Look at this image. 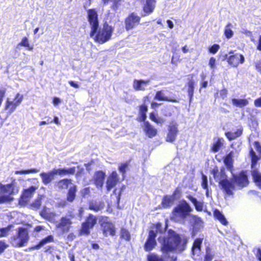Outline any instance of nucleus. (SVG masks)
<instances>
[{"mask_svg":"<svg viewBox=\"0 0 261 261\" xmlns=\"http://www.w3.org/2000/svg\"><path fill=\"white\" fill-rule=\"evenodd\" d=\"M158 242L161 244V250L164 253L168 252H181L186 248V241L182 240L175 231L169 230L167 234L160 236Z\"/></svg>","mask_w":261,"mask_h":261,"instance_id":"nucleus-1","label":"nucleus"},{"mask_svg":"<svg viewBox=\"0 0 261 261\" xmlns=\"http://www.w3.org/2000/svg\"><path fill=\"white\" fill-rule=\"evenodd\" d=\"M114 30L113 27L105 22L102 28H100L93 37L95 42L103 44L111 39Z\"/></svg>","mask_w":261,"mask_h":261,"instance_id":"nucleus-2","label":"nucleus"},{"mask_svg":"<svg viewBox=\"0 0 261 261\" xmlns=\"http://www.w3.org/2000/svg\"><path fill=\"white\" fill-rule=\"evenodd\" d=\"M29 241V235L27 230L25 228L19 227L18 229L17 234L13 237L10 240V243L13 246L15 247H23Z\"/></svg>","mask_w":261,"mask_h":261,"instance_id":"nucleus-3","label":"nucleus"},{"mask_svg":"<svg viewBox=\"0 0 261 261\" xmlns=\"http://www.w3.org/2000/svg\"><path fill=\"white\" fill-rule=\"evenodd\" d=\"M99 223L101 227L102 233L105 237L108 235L114 236L116 234L115 225L108 217L100 216L98 219Z\"/></svg>","mask_w":261,"mask_h":261,"instance_id":"nucleus-4","label":"nucleus"},{"mask_svg":"<svg viewBox=\"0 0 261 261\" xmlns=\"http://www.w3.org/2000/svg\"><path fill=\"white\" fill-rule=\"evenodd\" d=\"M213 173L214 178L217 180H218L219 181V184L221 185L222 188L225 191L226 194L229 195H232V190H233L234 189V184L232 183V181L226 178V175L224 172V171L221 170L220 172L221 177L219 179H217L218 177H217L218 170L216 171L214 170Z\"/></svg>","mask_w":261,"mask_h":261,"instance_id":"nucleus-5","label":"nucleus"},{"mask_svg":"<svg viewBox=\"0 0 261 261\" xmlns=\"http://www.w3.org/2000/svg\"><path fill=\"white\" fill-rule=\"evenodd\" d=\"M164 230L162 229V225L158 223L156 225V231L151 230L149 232V234L146 242L144 245V250L146 251H149L155 247L156 245L155 238L156 237V232H159L162 233Z\"/></svg>","mask_w":261,"mask_h":261,"instance_id":"nucleus-6","label":"nucleus"},{"mask_svg":"<svg viewBox=\"0 0 261 261\" xmlns=\"http://www.w3.org/2000/svg\"><path fill=\"white\" fill-rule=\"evenodd\" d=\"M23 99V95L17 93L14 99L8 98L5 103V109L8 111L9 114H12L16 108L19 106Z\"/></svg>","mask_w":261,"mask_h":261,"instance_id":"nucleus-7","label":"nucleus"},{"mask_svg":"<svg viewBox=\"0 0 261 261\" xmlns=\"http://www.w3.org/2000/svg\"><path fill=\"white\" fill-rule=\"evenodd\" d=\"M98 220L97 218L92 215L89 214L86 218V220L82 224L80 233L82 235L88 236L90 234V229L93 228Z\"/></svg>","mask_w":261,"mask_h":261,"instance_id":"nucleus-8","label":"nucleus"},{"mask_svg":"<svg viewBox=\"0 0 261 261\" xmlns=\"http://www.w3.org/2000/svg\"><path fill=\"white\" fill-rule=\"evenodd\" d=\"M87 13L88 21L91 29L90 35L91 37H93L97 32L99 26L98 15L97 12L94 9H89Z\"/></svg>","mask_w":261,"mask_h":261,"instance_id":"nucleus-9","label":"nucleus"},{"mask_svg":"<svg viewBox=\"0 0 261 261\" xmlns=\"http://www.w3.org/2000/svg\"><path fill=\"white\" fill-rule=\"evenodd\" d=\"M251 175L256 185L261 189V173L255 168L259 158L256 155L251 157Z\"/></svg>","mask_w":261,"mask_h":261,"instance_id":"nucleus-10","label":"nucleus"},{"mask_svg":"<svg viewBox=\"0 0 261 261\" xmlns=\"http://www.w3.org/2000/svg\"><path fill=\"white\" fill-rule=\"evenodd\" d=\"M71 219L72 217L71 216L62 217L59 223L56 225L57 228L62 233L68 232L72 224Z\"/></svg>","mask_w":261,"mask_h":261,"instance_id":"nucleus-11","label":"nucleus"},{"mask_svg":"<svg viewBox=\"0 0 261 261\" xmlns=\"http://www.w3.org/2000/svg\"><path fill=\"white\" fill-rule=\"evenodd\" d=\"M192 211L190 205L186 201L180 204L174 208L173 214L175 216H179L181 218H185L188 216L189 212Z\"/></svg>","mask_w":261,"mask_h":261,"instance_id":"nucleus-12","label":"nucleus"},{"mask_svg":"<svg viewBox=\"0 0 261 261\" xmlns=\"http://www.w3.org/2000/svg\"><path fill=\"white\" fill-rule=\"evenodd\" d=\"M168 130L166 140L168 142L172 143L175 141L178 133L177 123L174 121L170 123L168 126Z\"/></svg>","mask_w":261,"mask_h":261,"instance_id":"nucleus-13","label":"nucleus"},{"mask_svg":"<svg viewBox=\"0 0 261 261\" xmlns=\"http://www.w3.org/2000/svg\"><path fill=\"white\" fill-rule=\"evenodd\" d=\"M140 17L137 15L133 13L130 14L125 19V29L129 30L138 25L140 22Z\"/></svg>","mask_w":261,"mask_h":261,"instance_id":"nucleus-14","label":"nucleus"},{"mask_svg":"<svg viewBox=\"0 0 261 261\" xmlns=\"http://www.w3.org/2000/svg\"><path fill=\"white\" fill-rule=\"evenodd\" d=\"M226 59L228 64L234 67H237L240 63L243 64L245 61L244 56L238 53L229 56Z\"/></svg>","mask_w":261,"mask_h":261,"instance_id":"nucleus-15","label":"nucleus"},{"mask_svg":"<svg viewBox=\"0 0 261 261\" xmlns=\"http://www.w3.org/2000/svg\"><path fill=\"white\" fill-rule=\"evenodd\" d=\"M234 182L240 188L246 187L248 184L247 175L245 172H242L239 174L233 175Z\"/></svg>","mask_w":261,"mask_h":261,"instance_id":"nucleus-16","label":"nucleus"},{"mask_svg":"<svg viewBox=\"0 0 261 261\" xmlns=\"http://www.w3.org/2000/svg\"><path fill=\"white\" fill-rule=\"evenodd\" d=\"M203 238H200L196 239L193 244L192 248V252L193 258L195 259H197V257H199L201 253V246L203 241Z\"/></svg>","mask_w":261,"mask_h":261,"instance_id":"nucleus-17","label":"nucleus"},{"mask_svg":"<svg viewBox=\"0 0 261 261\" xmlns=\"http://www.w3.org/2000/svg\"><path fill=\"white\" fill-rule=\"evenodd\" d=\"M0 189L2 193L5 195H12L17 193L18 191L17 187H15L13 184H8L7 185H0Z\"/></svg>","mask_w":261,"mask_h":261,"instance_id":"nucleus-18","label":"nucleus"},{"mask_svg":"<svg viewBox=\"0 0 261 261\" xmlns=\"http://www.w3.org/2000/svg\"><path fill=\"white\" fill-rule=\"evenodd\" d=\"M55 173L54 170L47 172H42L40 176L44 185H47L55 179Z\"/></svg>","mask_w":261,"mask_h":261,"instance_id":"nucleus-19","label":"nucleus"},{"mask_svg":"<svg viewBox=\"0 0 261 261\" xmlns=\"http://www.w3.org/2000/svg\"><path fill=\"white\" fill-rule=\"evenodd\" d=\"M37 189V187L35 186H31L24 190L21 197V200L25 203H27L33 196Z\"/></svg>","mask_w":261,"mask_h":261,"instance_id":"nucleus-20","label":"nucleus"},{"mask_svg":"<svg viewBox=\"0 0 261 261\" xmlns=\"http://www.w3.org/2000/svg\"><path fill=\"white\" fill-rule=\"evenodd\" d=\"M118 181V176L116 171H113L109 176L107 181V188L110 191L115 187Z\"/></svg>","mask_w":261,"mask_h":261,"instance_id":"nucleus-21","label":"nucleus"},{"mask_svg":"<svg viewBox=\"0 0 261 261\" xmlns=\"http://www.w3.org/2000/svg\"><path fill=\"white\" fill-rule=\"evenodd\" d=\"M143 130L149 138H152L156 135L157 130L148 121L144 122Z\"/></svg>","mask_w":261,"mask_h":261,"instance_id":"nucleus-22","label":"nucleus"},{"mask_svg":"<svg viewBox=\"0 0 261 261\" xmlns=\"http://www.w3.org/2000/svg\"><path fill=\"white\" fill-rule=\"evenodd\" d=\"M71 185H74L72 183L71 179H63L55 183V187L60 190H65L70 188Z\"/></svg>","mask_w":261,"mask_h":261,"instance_id":"nucleus-23","label":"nucleus"},{"mask_svg":"<svg viewBox=\"0 0 261 261\" xmlns=\"http://www.w3.org/2000/svg\"><path fill=\"white\" fill-rule=\"evenodd\" d=\"M150 83V80H135L133 82V87L134 89L137 91L145 90V87L147 86Z\"/></svg>","mask_w":261,"mask_h":261,"instance_id":"nucleus-24","label":"nucleus"},{"mask_svg":"<svg viewBox=\"0 0 261 261\" xmlns=\"http://www.w3.org/2000/svg\"><path fill=\"white\" fill-rule=\"evenodd\" d=\"M175 193L176 192H174L171 196L166 195L164 197L162 202V205L164 208L170 207L173 204L176 194Z\"/></svg>","mask_w":261,"mask_h":261,"instance_id":"nucleus-25","label":"nucleus"},{"mask_svg":"<svg viewBox=\"0 0 261 261\" xmlns=\"http://www.w3.org/2000/svg\"><path fill=\"white\" fill-rule=\"evenodd\" d=\"M40 215L43 218L49 221H53L56 216L55 213L51 212L49 208H46V207H44V208L41 211Z\"/></svg>","mask_w":261,"mask_h":261,"instance_id":"nucleus-26","label":"nucleus"},{"mask_svg":"<svg viewBox=\"0 0 261 261\" xmlns=\"http://www.w3.org/2000/svg\"><path fill=\"white\" fill-rule=\"evenodd\" d=\"M105 173L102 171L97 172L94 175L95 183L97 188H101L103 184Z\"/></svg>","mask_w":261,"mask_h":261,"instance_id":"nucleus-27","label":"nucleus"},{"mask_svg":"<svg viewBox=\"0 0 261 261\" xmlns=\"http://www.w3.org/2000/svg\"><path fill=\"white\" fill-rule=\"evenodd\" d=\"M224 141L223 138H214V142L212 145L211 150L214 152H218L223 145Z\"/></svg>","mask_w":261,"mask_h":261,"instance_id":"nucleus-28","label":"nucleus"},{"mask_svg":"<svg viewBox=\"0 0 261 261\" xmlns=\"http://www.w3.org/2000/svg\"><path fill=\"white\" fill-rule=\"evenodd\" d=\"M154 99L162 101H167L173 102H178V101L175 99L168 98L166 96L162 91H157L154 96Z\"/></svg>","mask_w":261,"mask_h":261,"instance_id":"nucleus-29","label":"nucleus"},{"mask_svg":"<svg viewBox=\"0 0 261 261\" xmlns=\"http://www.w3.org/2000/svg\"><path fill=\"white\" fill-rule=\"evenodd\" d=\"M76 186L74 185H71L68 190L66 199L68 202H72L75 199L76 192Z\"/></svg>","mask_w":261,"mask_h":261,"instance_id":"nucleus-30","label":"nucleus"},{"mask_svg":"<svg viewBox=\"0 0 261 261\" xmlns=\"http://www.w3.org/2000/svg\"><path fill=\"white\" fill-rule=\"evenodd\" d=\"M104 207V204L102 202L96 201H92L90 202L89 208L91 210L97 212L102 210Z\"/></svg>","mask_w":261,"mask_h":261,"instance_id":"nucleus-31","label":"nucleus"},{"mask_svg":"<svg viewBox=\"0 0 261 261\" xmlns=\"http://www.w3.org/2000/svg\"><path fill=\"white\" fill-rule=\"evenodd\" d=\"M53 242H54V237L51 235H50L42 239L38 244L32 247L31 249L33 250L39 249L44 245Z\"/></svg>","mask_w":261,"mask_h":261,"instance_id":"nucleus-32","label":"nucleus"},{"mask_svg":"<svg viewBox=\"0 0 261 261\" xmlns=\"http://www.w3.org/2000/svg\"><path fill=\"white\" fill-rule=\"evenodd\" d=\"M53 242H54V237L51 235H50L42 239L38 244L32 247L31 249L33 250L39 249L44 245Z\"/></svg>","mask_w":261,"mask_h":261,"instance_id":"nucleus-33","label":"nucleus"},{"mask_svg":"<svg viewBox=\"0 0 261 261\" xmlns=\"http://www.w3.org/2000/svg\"><path fill=\"white\" fill-rule=\"evenodd\" d=\"M155 0H146V4L143 8L144 12L147 13H152L155 7Z\"/></svg>","mask_w":261,"mask_h":261,"instance_id":"nucleus-34","label":"nucleus"},{"mask_svg":"<svg viewBox=\"0 0 261 261\" xmlns=\"http://www.w3.org/2000/svg\"><path fill=\"white\" fill-rule=\"evenodd\" d=\"M233 154L232 152H230L228 154L224 160V163L226 166L227 169L229 171H231L233 167Z\"/></svg>","mask_w":261,"mask_h":261,"instance_id":"nucleus-35","label":"nucleus"},{"mask_svg":"<svg viewBox=\"0 0 261 261\" xmlns=\"http://www.w3.org/2000/svg\"><path fill=\"white\" fill-rule=\"evenodd\" d=\"M232 104L238 107L242 108L248 105V101L246 99H232Z\"/></svg>","mask_w":261,"mask_h":261,"instance_id":"nucleus-36","label":"nucleus"},{"mask_svg":"<svg viewBox=\"0 0 261 261\" xmlns=\"http://www.w3.org/2000/svg\"><path fill=\"white\" fill-rule=\"evenodd\" d=\"M188 198L194 204L196 210L198 211H202L203 203L202 202L197 201L195 198L191 195L188 196Z\"/></svg>","mask_w":261,"mask_h":261,"instance_id":"nucleus-37","label":"nucleus"},{"mask_svg":"<svg viewBox=\"0 0 261 261\" xmlns=\"http://www.w3.org/2000/svg\"><path fill=\"white\" fill-rule=\"evenodd\" d=\"M214 215L223 225H226L228 222L224 215L218 210H216L214 211Z\"/></svg>","mask_w":261,"mask_h":261,"instance_id":"nucleus-38","label":"nucleus"},{"mask_svg":"<svg viewBox=\"0 0 261 261\" xmlns=\"http://www.w3.org/2000/svg\"><path fill=\"white\" fill-rule=\"evenodd\" d=\"M188 96L190 98L189 102H190V103H191L192 101V97H193V93H194V82L193 80L190 81L188 84Z\"/></svg>","mask_w":261,"mask_h":261,"instance_id":"nucleus-39","label":"nucleus"},{"mask_svg":"<svg viewBox=\"0 0 261 261\" xmlns=\"http://www.w3.org/2000/svg\"><path fill=\"white\" fill-rule=\"evenodd\" d=\"M232 27V24L231 23L229 22L227 23V24L225 27L224 34H225V37L227 39L231 38L233 35V32L231 29V28Z\"/></svg>","mask_w":261,"mask_h":261,"instance_id":"nucleus-40","label":"nucleus"},{"mask_svg":"<svg viewBox=\"0 0 261 261\" xmlns=\"http://www.w3.org/2000/svg\"><path fill=\"white\" fill-rule=\"evenodd\" d=\"M242 135V131L238 130V131L232 133L228 132L226 133V136L229 140H232Z\"/></svg>","mask_w":261,"mask_h":261,"instance_id":"nucleus-41","label":"nucleus"},{"mask_svg":"<svg viewBox=\"0 0 261 261\" xmlns=\"http://www.w3.org/2000/svg\"><path fill=\"white\" fill-rule=\"evenodd\" d=\"M18 45L28 47V49L30 50H32L33 49V46L30 44L29 39L26 37H24L22 39L21 42Z\"/></svg>","mask_w":261,"mask_h":261,"instance_id":"nucleus-42","label":"nucleus"},{"mask_svg":"<svg viewBox=\"0 0 261 261\" xmlns=\"http://www.w3.org/2000/svg\"><path fill=\"white\" fill-rule=\"evenodd\" d=\"M147 111V107L145 105H142L140 107V114L141 115V119L142 121H145L146 118V113Z\"/></svg>","mask_w":261,"mask_h":261,"instance_id":"nucleus-43","label":"nucleus"},{"mask_svg":"<svg viewBox=\"0 0 261 261\" xmlns=\"http://www.w3.org/2000/svg\"><path fill=\"white\" fill-rule=\"evenodd\" d=\"M120 236L121 238L124 239L126 241H129L130 239V233L125 228H122L121 229Z\"/></svg>","mask_w":261,"mask_h":261,"instance_id":"nucleus-44","label":"nucleus"},{"mask_svg":"<svg viewBox=\"0 0 261 261\" xmlns=\"http://www.w3.org/2000/svg\"><path fill=\"white\" fill-rule=\"evenodd\" d=\"M39 172V170L37 169H31L29 170H20V171H16L15 172V174H27L30 173H37Z\"/></svg>","mask_w":261,"mask_h":261,"instance_id":"nucleus-45","label":"nucleus"},{"mask_svg":"<svg viewBox=\"0 0 261 261\" xmlns=\"http://www.w3.org/2000/svg\"><path fill=\"white\" fill-rule=\"evenodd\" d=\"M11 225H9L6 227L0 229V238L7 237L10 231Z\"/></svg>","mask_w":261,"mask_h":261,"instance_id":"nucleus-46","label":"nucleus"},{"mask_svg":"<svg viewBox=\"0 0 261 261\" xmlns=\"http://www.w3.org/2000/svg\"><path fill=\"white\" fill-rule=\"evenodd\" d=\"M147 259L148 261H164L161 256L154 253L148 255Z\"/></svg>","mask_w":261,"mask_h":261,"instance_id":"nucleus-47","label":"nucleus"},{"mask_svg":"<svg viewBox=\"0 0 261 261\" xmlns=\"http://www.w3.org/2000/svg\"><path fill=\"white\" fill-rule=\"evenodd\" d=\"M13 199L10 195L0 194V204L12 201Z\"/></svg>","mask_w":261,"mask_h":261,"instance_id":"nucleus-48","label":"nucleus"},{"mask_svg":"<svg viewBox=\"0 0 261 261\" xmlns=\"http://www.w3.org/2000/svg\"><path fill=\"white\" fill-rule=\"evenodd\" d=\"M213 257V254L211 252V250L210 248L207 247L206 248V254L205 256L204 261H211Z\"/></svg>","mask_w":261,"mask_h":261,"instance_id":"nucleus-49","label":"nucleus"},{"mask_svg":"<svg viewBox=\"0 0 261 261\" xmlns=\"http://www.w3.org/2000/svg\"><path fill=\"white\" fill-rule=\"evenodd\" d=\"M202 187L203 189L207 190L206 194L208 193V185H207V179L206 176L202 174Z\"/></svg>","mask_w":261,"mask_h":261,"instance_id":"nucleus-50","label":"nucleus"},{"mask_svg":"<svg viewBox=\"0 0 261 261\" xmlns=\"http://www.w3.org/2000/svg\"><path fill=\"white\" fill-rule=\"evenodd\" d=\"M219 48L220 46L218 44H215L209 47L208 50L211 53L215 54L218 51Z\"/></svg>","mask_w":261,"mask_h":261,"instance_id":"nucleus-51","label":"nucleus"},{"mask_svg":"<svg viewBox=\"0 0 261 261\" xmlns=\"http://www.w3.org/2000/svg\"><path fill=\"white\" fill-rule=\"evenodd\" d=\"M56 175H67L66 169H54Z\"/></svg>","mask_w":261,"mask_h":261,"instance_id":"nucleus-52","label":"nucleus"},{"mask_svg":"<svg viewBox=\"0 0 261 261\" xmlns=\"http://www.w3.org/2000/svg\"><path fill=\"white\" fill-rule=\"evenodd\" d=\"M41 204V200L38 198L32 204L31 206L34 208H38Z\"/></svg>","mask_w":261,"mask_h":261,"instance_id":"nucleus-53","label":"nucleus"},{"mask_svg":"<svg viewBox=\"0 0 261 261\" xmlns=\"http://www.w3.org/2000/svg\"><path fill=\"white\" fill-rule=\"evenodd\" d=\"M127 164L126 163L122 164H121L119 167V171L122 173V174H124L126 172V169L127 167Z\"/></svg>","mask_w":261,"mask_h":261,"instance_id":"nucleus-54","label":"nucleus"},{"mask_svg":"<svg viewBox=\"0 0 261 261\" xmlns=\"http://www.w3.org/2000/svg\"><path fill=\"white\" fill-rule=\"evenodd\" d=\"M216 59L214 57H211L209 60L208 65L211 68L214 69L215 68Z\"/></svg>","mask_w":261,"mask_h":261,"instance_id":"nucleus-55","label":"nucleus"},{"mask_svg":"<svg viewBox=\"0 0 261 261\" xmlns=\"http://www.w3.org/2000/svg\"><path fill=\"white\" fill-rule=\"evenodd\" d=\"M8 246L2 241H0V253L3 252L7 248Z\"/></svg>","mask_w":261,"mask_h":261,"instance_id":"nucleus-56","label":"nucleus"},{"mask_svg":"<svg viewBox=\"0 0 261 261\" xmlns=\"http://www.w3.org/2000/svg\"><path fill=\"white\" fill-rule=\"evenodd\" d=\"M165 120L164 119L158 116L156 120H155V122L158 124L162 125L165 122Z\"/></svg>","mask_w":261,"mask_h":261,"instance_id":"nucleus-57","label":"nucleus"},{"mask_svg":"<svg viewBox=\"0 0 261 261\" xmlns=\"http://www.w3.org/2000/svg\"><path fill=\"white\" fill-rule=\"evenodd\" d=\"M220 94L221 97L223 99H224L227 96V90H226L225 89H222L220 91Z\"/></svg>","mask_w":261,"mask_h":261,"instance_id":"nucleus-58","label":"nucleus"},{"mask_svg":"<svg viewBox=\"0 0 261 261\" xmlns=\"http://www.w3.org/2000/svg\"><path fill=\"white\" fill-rule=\"evenodd\" d=\"M67 175L68 174H74L75 172V167L66 169Z\"/></svg>","mask_w":261,"mask_h":261,"instance_id":"nucleus-59","label":"nucleus"},{"mask_svg":"<svg viewBox=\"0 0 261 261\" xmlns=\"http://www.w3.org/2000/svg\"><path fill=\"white\" fill-rule=\"evenodd\" d=\"M254 105L257 107H261V97L254 101Z\"/></svg>","mask_w":261,"mask_h":261,"instance_id":"nucleus-60","label":"nucleus"},{"mask_svg":"<svg viewBox=\"0 0 261 261\" xmlns=\"http://www.w3.org/2000/svg\"><path fill=\"white\" fill-rule=\"evenodd\" d=\"M158 117V116L157 115L153 113H151L150 115V119L154 122H155V120H156Z\"/></svg>","mask_w":261,"mask_h":261,"instance_id":"nucleus-61","label":"nucleus"},{"mask_svg":"<svg viewBox=\"0 0 261 261\" xmlns=\"http://www.w3.org/2000/svg\"><path fill=\"white\" fill-rule=\"evenodd\" d=\"M52 122H53V120L48 119L47 121H41L40 122V123H39V125L41 126V125H45V124H47L51 123Z\"/></svg>","mask_w":261,"mask_h":261,"instance_id":"nucleus-62","label":"nucleus"},{"mask_svg":"<svg viewBox=\"0 0 261 261\" xmlns=\"http://www.w3.org/2000/svg\"><path fill=\"white\" fill-rule=\"evenodd\" d=\"M69 84L72 87H74L75 88H78L79 87V86L78 85V84L73 81H69Z\"/></svg>","mask_w":261,"mask_h":261,"instance_id":"nucleus-63","label":"nucleus"},{"mask_svg":"<svg viewBox=\"0 0 261 261\" xmlns=\"http://www.w3.org/2000/svg\"><path fill=\"white\" fill-rule=\"evenodd\" d=\"M68 257H69L70 261H75L74 255L72 252H69L68 253Z\"/></svg>","mask_w":261,"mask_h":261,"instance_id":"nucleus-64","label":"nucleus"}]
</instances>
